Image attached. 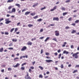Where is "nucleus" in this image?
I'll return each instance as SVG.
<instances>
[{
    "mask_svg": "<svg viewBox=\"0 0 79 79\" xmlns=\"http://www.w3.org/2000/svg\"><path fill=\"white\" fill-rule=\"evenodd\" d=\"M19 58L16 57L14 59V61H18V60H19Z\"/></svg>",
    "mask_w": 79,
    "mask_h": 79,
    "instance_id": "17",
    "label": "nucleus"
},
{
    "mask_svg": "<svg viewBox=\"0 0 79 79\" xmlns=\"http://www.w3.org/2000/svg\"><path fill=\"white\" fill-rule=\"evenodd\" d=\"M49 39L50 37H47L46 39L44 40V42H47V40H48Z\"/></svg>",
    "mask_w": 79,
    "mask_h": 79,
    "instance_id": "12",
    "label": "nucleus"
},
{
    "mask_svg": "<svg viewBox=\"0 0 79 79\" xmlns=\"http://www.w3.org/2000/svg\"><path fill=\"white\" fill-rule=\"evenodd\" d=\"M3 18H2L1 19H0V22L2 21H3Z\"/></svg>",
    "mask_w": 79,
    "mask_h": 79,
    "instance_id": "64",
    "label": "nucleus"
},
{
    "mask_svg": "<svg viewBox=\"0 0 79 79\" xmlns=\"http://www.w3.org/2000/svg\"><path fill=\"white\" fill-rule=\"evenodd\" d=\"M27 49V47L26 46H23L22 48L21 49V51H24Z\"/></svg>",
    "mask_w": 79,
    "mask_h": 79,
    "instance_id": "6",
    "label": "nucleus"
},
{
    "mask_svg": "<svg viewBox=\"0 0 79 79\" xmlns=\"http://www.w3.org/2000/svg\"><path fill=\"white\" fill-rule=\"evenodd\" d=\"M43 31H44V29H41L40 30V32H43Z\"/></svg>",
    "mask_w": 79,
    "mask_h": 79,
    "instance_id": "51",
    "label": "nucleus"
},
{
    "mask_svg": "<svg viewBox=\"0 0 79 79\" xmlns=\"http://www.w3.org/2000/svg\"><path fill=\"white\" fill-rule=\"evenodd\" d=\"M5 35H8V34H9V33H8V32H6L5 33Z\"/></svg>",
    "mask_w": 79,
    "mask_h": 79,
    "instance_id": "49",
    "label": "nucleus"
},
{
    "mask_svg": "<svg viewBox=\"0 0 79 79\" xmlns=\"http://www.w3.org/2000/svg\"><path fill=\"white\" fill-rule=\"evenodd\" d=\"M45 61L47 63H50V62H53V60H46Z\"/></svg>",
    "mask_w": 79,
    "mask_h": 79,
    "instance_id": "9",
    "label": "nucleus"
},
{
    "mask_svg": "<svg viewBox=\"0 0 79 79\" xmlns=\"http://www.w3.org/2000/svg\"><path fill=\"white\" fill-rule=\"evenodd\" d=\"M27 45H32V42L29 41L27 43Z\"/></svg>",
    "mask_w": 79,
    "mask_h": 79,
    "instance_id": "14",
    "label": "nucleus"
},
{
    "mask_svg": "<svg viewBox=\"0 0 79 79\" xmlns=\"http://www.w3.org/2000/svg\"><path fill=\"white\" fill-rule=\"evenodd\" d=\"M77 73V70H75L73 72V73Z\"/></svg>",
    "mask_w": 79,
    "mask_h": 79,
    "instance_id": "35",
    "label": "nucleus"
},
{
    "mask_svg": "<svg viewBox=\"0 0 79 79\" xmlns=\"http://www.w3.org/2000/svg\"><path fill=\"white\" fill-rule=\"evenodd\" d=\"M39 78H43V76L42 75L40 74L39 76Z\"/></svg>",
    "mask_w": 79,
    "mask_h": 79,
    "instance_id": "32",
    "label": "nucleus"
},
{
    "mask_svg": "<svg viewBox=\"0 0 79 79\" xmlns=\"http://www.w3.org/2000/svg\"><path fill=\"white\" fill-rule=\"evenodd\" d=\"M45 55H50V54L48 52H46Z\"/></svg>",
    "mask_w": 79,
    "mask_h": 79,
    "instance_id": "48",
    "label": "nucleus"
},
{
    "mask_svg": "<svg viewBox=\"0 0 79 79\" xmlns=\"http://www.w3.org/2000/svg\"><path fill=\"white\" fill-rule=\"evenodd\" d=\"M44 36L41 37L39 38V39H44Z\"/></svg>",
    "mask_w": 79,
    "mask_h": 79,
    "instance_id": "50",
    "label": "nucleus"
},
{
    "mask_svg": "<svg viewBox=\"0 0 79 79\" xmlns=\"http://www.w3.org/2000/svg\"><path fill=\"white\" fill-rule=\"evenodd\" d=\"M53 20L58 21H59V18H58V17H54L53 18Z\"/></svg>",
    "mask_w": 79,
    "mask_h": 79,
    "instance_id": "8",
    "label": "nucleus"
},
{
    "mask_svg": "<svg viewBox=\"0 0 79 79\" xmlns=\"http://www.w3.org/2000/svg\"><path fill=\"white\" fill-rule=\"evenodd\" d=\"M54 55H56V56L57 55H58V53L56 52L54 53Z\"/></svg>",
    "mask_w": 79,
    "mask_h": 79,
    "instance_id": "57",
    "label": "nucleus"
},
{
    "mask_svg": "<svg viewBox=\"0 0 79 79\" xmlns=\"http://www.w3.org/2000/svg\"><path fill=\"white\" fill-rule=\"evenodd\" d=\"M15 6H18V8H20L21 6L19 4L16 3L15 5Z\"/></svg>",
    "mask_w": 79,
    "mask_h": 79,
    "instance_id": "16",
    "label": "nucleus"
},
{
    "mask_svg": "<svg viewBox=\"0 0 79 79\" xmlns=\"http://www.w3.org/2000/svg\"><path fill=\"white\" fill-rule=\"evenodd\" d=\"M79 20H77L75 21V23H79Z\"/></svg>",
    "mask_w": 79,
    "mask_h": 79,
    "instance_id": "36",
    "label": "nucleus"
},
{
    "mask_svg": "<svg viewBox=\"0 0 79 79\" xmlns=\"http://www.w3.org/2000/svg\"><path fill=\"white\" fill-rule=\"evenodd\" d=\"M18 30V29L17 28H16L15 30V32H16Z\"/></svg>",
    "mask_w": 79,
    "mask_h": 79,
    "instance_id": "44",
    "label": "nucleus"
},
{
    "mask_svg": "<svg viewBox=\"0 0 79 79\" xmlns=\"http://www.w3.org/2000/svg\"><path fill=\"white\" fill-rule=\"evenodd\" d=\"M67 43H66V42H64V44H62V47H65V45H66V44Z\"/></svg>",
    "mask_w": 79,
    "mask_h": 79,
    "instance_id": "13",
    "label": "nucleus"
},
{
    "mask_svg": "<svg viewBox=\"0 0 79 79\" xmlns=\"http://www.w3.org/2000/svg\"><path fill=\"white\" fill-rule=\"evenodd\" d=\"M57 8V6H55L54 7L53 9H52L50 10V11H54V10H56V9Z\"/></svg>",
    "mask_w": 79,
    "mask_h": 79,
    "instance_id": "7",
    "label": "nucleus"
},
{
    "mask_svg": "<svg viewBox=\"0 0 79 79\" xmlns=\"http://www.w3.org/2000/svg\"><path fill=\"white\" fill-rule=\"evenodd\" d=\"M71 48H74V46H73V45H72L71 46Z\"/></svg>",
    "mask_w": 79,
    "mask_h": 79,
    "instance_id": "61",
    "label": "nucleus"
},
{
    "mask_svg": "<svg viewBox=\"0 0 79 79\" xmlns=\"http://www.w3.org/2000/svg\"><path fill=\"white\" fill-rule=\"evenodd\" d=\"M64 66H63V64H61L60 65V68L61 69L63 68Z\"/></svg>",
    "mask_w": 79,
    "mask_h": 79,
    "instance_id": "40",
    "label": "nucleus"
},
{
    "mask_svg": "<svg viewBox=\"0 0 79 79\" xmlns=\"http://www.w3.org/2000/svg\"><path fill=\"white\" fill-rule=\"evenodd\" d=\"M28 27H31L33 26V25L31 24H29L28 25Z\"/></svg>",
    "mask_w": 79,
    "mask_h": 79,
    "instance_id": "23",
    "label": "nucleus"
},
{
    "mask_svg": "<svg viewBox=\"0 0 79 79\" xmlns=\"http://www.w3.org/2000/svg\"><path fill=\"white\" fill-rule=\"evenodd\" d=\"M72 19V17H70L69 18L68 20L70 21H71V20Z\"/></svg>",
    "mask_w": 79,
    "mask_h": 79,
    "instance_id": "41",
    "label": "nucleus"
},
{
    "mask_svg": "<svg viewBox=\"0 0 79 79\" xmlns=\"http://www.w3.org/2000/svg\"><path fill=\"white\" fill-rule=\"evenodd\" d=\"M68 13V12H64L63 13V16H65V15H66Z\"/></svg>",
    "mask_w": 79,
    "mask_h": 79,
    "instance_id": "22",
    "label": "nucleus"
},
{
    "mask_svg": "<svg viewBox=\"0 0 79 79\" xmlns=\"http://www.w3.org/2000/svg\"><path fill=\"white\" fill-rule=\"evenodd\" d=\"M11 8H12V6H10L8 7V10H10V9H11Z\"/></svg>",
    "mask_w": 79,
    "mask_h": 79,
    "instance_id": "54",
    "label": "nucleus"
},
{
    "mask_svg": "<svg viewBox=\"0 0 79 79\" xmlns=\"http://www.w3.org/2000/svg\"><path fill=\"white\" fill-rule=\"evenodd\" d=\"M61 10H63V11H65V10H66V9L64 7H61Z\"/></svg>",
    "mask_w": 79,
    "mask_h": 79,
    "instance_id": "24",
    "label": "nucleus"
},
{
    "mask_svg": "<svg viewBox=\"0 0 79 79\" xmlns=\"http://www.w3.org/2000/svg\"><path fill=\"white\" fill-rule=\"evenodd\" d=\"M57 52L58 53H60V52H61V50L59 49L57 51Z\"/></svg>",
    "mask_w": 79,
    "mask_h": 79,
    "instance_id": "58",
    "label": "nucleus"
},
{
    "mask_svg": "<svg viewBox=\"0 0 79 79\" xmlns=\"http://www.w3.org/2000/svg\"><path fill=\"white\" fill-rule=\"evenodd\" d=\"M27 75H26L25 77V79H32L31 77L30 76H29V73H27Z\"/></svg>",
    "mask_w": 79,
    "mask_h": 79,
    "instance_id": "3",
    "label": "nucleus"
},
{
    "mask_svg": "<svg viewBox=\"0 0 79 79\" xmlns=\"http://www.w3.org/2000/svg\"><path fill=\"white\" fill-rule=\"evenodd\" d=\"M50 26H55V24H50Z\"/></svg>",
    "mask_w": 79,
    "mask_h": 79,
    "instance_id": "60",
    "label": "nucleus"
},
{
    "mask_svg": "<svg viewBox=\"0 0 79 79\" xmlns=\"http://www.w3.org/2000/svg\"><path fill=\"white\" fill-rule=\"evenodd\" d=\"M69 27H65V29H69Z\"/></svg>",
    "mask_w": 79,
    "mask_h": 79,
    "instance_id": "59",
    "label": "nucleus"
},
{
    "mask_svg": "<svg viewBox=\"0 0 79 79\" xmlns=\"http://www.w3.org/2000/svg\"><path fill=\"white\" fill-rule=\"evenodd\" d=\"M39 68H40V69L41 70H43V69H44V68H43L42 67H41V66H39Z\"/></svg>",
    "mask_w": 79,
    "mask_h": 79,
    "instance_id": "27",
    "label": "nucleus"
},
{
    "mask_svg": "<svg viewBox=\"0 0 79 79\" xmlns=\"http://www.w3.org/2000/svg\"><path fill=\"white\" fill-rule=\"evenodd\" d=\"M30 69H29V72L30 73H31V72H32L31 69H34V66H31L30 67Z\"/></svg>",
    "mask_w": 79,
    "mask_h": 79,
    "instance_id": "4",
    "label": "nucleus"
},
{
    "mask_svg": "<svg viewBox=\"0 0 79 79\" xmlns=\"http://www.w3.org/2000/svg\"><path fill=\"white\" fill-rule=\"evenodd\" d=\"M31 13V12H30V11L26 12L25 13V15H29V13Z\"/></svg>",
    "mask_w": 79,
    "mask_h": 79,
    "instance_id": "15",
    "label": "nucleus"
},
{
    "mask_svg": "<svg viewBox=\"0 0 79 79\" xmlns=\"http://www.w3.org/2000/svg\"><path fill=\"white\" fill-rule=\"evenodd\" d=\"M38 18V16H36L33 17V19H37Z\"/></svg>",
    "mask_w": 79,
    "mask_h": 79,
    "instance_id": "37",
    "label": "nucleus"
},
{
    "mask_svg": "<svg viewBox=\"0 0 79 79\" xmlns=\"http://www.w3.org/2000/svg\"><path fill=\"white\" fill-rule=\"evenodd\" d=\"M63 53H64V54H65L67 55V54H68V53H69V52H68L66 51V50H64L63 51Z\"/></svg>",
    "mask_w": 79,
    "mask_h": 79,
    "instance_id": "10",
    "label": "nucleus"
},
{
    "mask_svg": "<svg viewBox=\"0 0 79 79\" xmlns=\"http://www.w3.org/2000/svg\"><path fill=\"white\" fill-rule=\"evenodd\" d=\"M75 67L76 68H79V65H76Z\"/></svg>",
    "mask_w": 79,
    "mask_h": 79,
    "instance_id": "62",
    "label": "nucleus"
},
{
    "mask_svg": "<svg viewBox=\"0 0 79 79\" xmlns=\"http://www.w3.org/2000/svg\"><path fill=\"white\" fill-rule=\"evenodd\" d=\"M42 19H37V21H38V22H40V21H42Z\"/></svg>",
    "mask_w": 79,
    "mask_h": 79,
    "instance_id": "34",
    "label": "nucleus"
},
{
    "mask_svg": "<svg viewBox=\"0 0 79 79\" xmlns=\"http://www.w3.org/2000/svg\"><path fill=\"white\" fill-rule=\"evenodd\" d=\"M43 52H43V49H41V54H42V53H43Z\"/></svg>",
    "mask_w": 79,
    "mask_h": 79,
    "instance_id": "63",
    "label": "nucleus"
},
{
    "mask_svg": "<svg viewBox=\"0 0 79 79\" xmlns=\"http://www.w3.org/2000/svg\"><path fill=\"white\" fill-rule=\"evenodd\" d=\"M9 47H11V46H13V44L10 43L9 44Z\"/></svg>",
    "mask_w": 79,
    "mask_h": 79,
    "instance_id": "47",
    "label": "nucleus"
},
{
    "mask_svg": "<svg viewBox=\"0 0 79 79\" xmlns=\"http://www.w3.org/2000/svg\"><path fill=\"white\" fill-rule=\"evenodd\" d=\"M12 40L13 42H14V41H15V42H16L17 41V40L13 39Z\"/></svg>",
    "mask_w": 79,
    "mask_h": 79,
    "instance_id": "43",
    "label": "nucleus"
},
{
    "mask_svg": "<svg viewBox=\"0 0 79 79\" xmlns=\"http://www.w3.org/2000/svg\"><path fill=\"white\" fill-rule=\"evenodd\" d=\"M26 63H25L23 64H21V66H23L24 65H26Z\"/></svg>",
    "mask_w": 79,
    "mask_h": 79,
    "instance_id": "39",
    "label": "nucleus"
},
{
    "mask_svg": "<svg viewBox=\"0 0 79 79\" xmlns=\"http://www.w3.org/2000/svg\"><path fill=\"white\" fill-rule=\"evenodd\" d=\"M45 9H46V7L44 6V7L42 8L40 10H45Z\"/></svg>",
    "mask_w": 79,
    "mask_h": 79,
    "instance_id": "33",
    "label": "nucleus"
},
{
    "mask_svg": "<svg viewBox=\"0 0 79 79\" xmlns=\"http://www.w3.org/2000/svg\"><path fill=\"white\" fill-rule=\"evenodd\" d=\"M1 72L2 73H4V69H2L1 70Z\"/></svg>",
    "mask_w": 79,
    "mask_h": 79,
    "instance_id": "56",
    "label": "nucleus"
},
{
    "mask_svg": "<svg viewBox=\"0 0 79 79\" xmlns=\"http://www.w3.org/2000/svg\"><path fill=\"white\" fill-rule=\"evenodd\" d=\"M8 49H9V50H13V48H8Z\"/></svg>",
    "mask_w": 79,
    "mask_h": 79,
    "instance_id": "55",
    "label": "nucleus"
},
{
    "mask_svg": "<svg viewBox=\"0 0 79 79\" xmlns=\"http://www.w3.org/2000/svg\"><path fill=\"white\" fill-rule=\"evenodd\" d=\"M14 0H8L7 1V3H11V2H13Z\"/></svg>",
    "mask_w": 79,
    "mask_h": 79,
    "instance_id": "20",
    "label": "nucleus"
},
{
    "mask_svg": "<svg viewBox=\"0 0 79 79\" xmlns=\"http://www.w3.org/2000/svg\"><path fill=\"white\" fill-rule=\"evenodd\" d=\"M15 30V28H13L11 29L10 30V32H12Z\"/></svg>",
    "mask_w": 79,
    "mask_h": 79,
    "instance_id": "28",
    "label": "nucleus"
},
{
    "mask_svg": "<svg viewBox=\"0 0 79 79\" xmlns=\"http://www.w3.org/2000/svg\"><path fill=\"white\" fill-rule=\"evenodd\" d=\"M19 65H20V64L18 63L16 65L14 66V68H17V67H18V66H19Z\"/></svg>",
    "mask_w": 79,
    "mask_h": 79,
    "instance_id": "11",
    "label": "nucleus"
},
{
    "mask_svg": "<svg viewBox=\"0 0 79 79\" xmlns=\"http://www.w3.org/2000/svg\"><path fill=\"white\" fill-rule=\"evenodd\" d=\"M79 53V52H77L73 54L72 55L73 57H74L75 58H78L79 56L77 54Z\"/></svg>",
    "mask_w": 79,
    "mask_h": 79,
    "instance_id": "1",
    "label": "nucleus"
},
{
    "mask_svg": "<svg viewBox=\"0 0 79 79\" xmlns=\"http://www.w3.org/2000/svg\"><path fill=\"white\" fill-rule=\"evenodd\" d=\"M9 20H10V18H8L7 19H5V21H6L5 22L6 24H9V23H11V21Z\"/></svg>",
    "mask_w": 79,
    "mask_h": 79,
    "instance_id": "2",
    "label": "nucleus"
},
{
    "mask_svg": "<svg viewBox=\"0 0 79 79\" xmlns=\"http://www.w3.org/2000/svg\"><path fill=\"white\" fill-rule=\"evenodd\" d=\"M16 11V9H15V8H13L12 10V13H15Z\"/></svg>",
    "mask_w": 79,
    "mask_h": 79,
    "instance_id": "18",
    "label": "nucleus"
},
{
    "mask_svg": "<svg viewBox=\"0 0 79 79\" xmlns=\"http://www.w3.org/2000/svg\"><path fill=\"white\" fill-rule=\"evenodd\" d=\"M25 69V67H21V70H22L23 71H24V70Z\"/></svg>",
    "mask_w": 79,
    "mask_h": 79,
    "instance_id": "26",
    "label": "nucleus"
},
{
    "mask_svg": "<svg viewBox=\"0 0 79 79\" xmlns=\"http://www.w3.org/2000/svg\"><path fill=\"white\" fill-rule=\"evenodd\" d=\"M55 35L56 36H58L59 35V31H55Z\"/></svg>",
    "mask_w": 79,
    "mask_h": 79,
    "instance_id": "5",
    "label": "nucleus"
},
{
    "mask_svg": "<svg viewBox=\"0 0 79 79\" xmlns=\"http://www.w3.org/2000/svg\"><path fill=\"white\" fill-rule=\"evenodd\" d=\"M71 25L72 26H76V23H73L71 24Z\"/></svg>",
    "mask_w": 79,
    "mask_h": 79,
    "instance_id": "46",
    "label": "nucleus"
},
{
    "mask_svg": "<svg viewBox=\"0 0 79 79\" xmlns=\"http://www.w3.org/2000/svg\"><path fill=\"white\" fill-rule=\"evenodd\" d=\"M8 71H11V70H12V69H11V68H8Z\"/></svg>",
    "mask_w": 79,
    "mask_h": 79,
    "instance_id": "38",
    "label": "nucleus"
},
{
    "mask_svg": "<svg viewBox=\"0 0 79 79\" xmlns=\"http://www.w3.org/2000/svg\"><path fill=\"white\" fill-rule=\"evenodd\" d=\"M38 4H39L38 3H36L34 5H33L32 6H33V7H35V6H37V5H38Z\"/></svg>",
    "mask_w": 79,
    "mask_h": 79,
    "instance_id": "21",
    "label": "nucleus"
},
{
    "mask_svg": "<svg viewBox=\"0 0 79 79\" xmlns=\"http://www.w3.org/2000/svg\"><path fill=\"white\" fill-rule=\"evenodd\" d=\"M61 53H60L59 54L58 58H59V59H60V58H61Z\"/></svg>",
    "mask_w": 79,
    "mask_h": 79,
    "instance_id": "30",
    "label": "nucleus"
},
{
    "mask_svg": "<svg viewBox=\"0 0 79 79\" xmlns=\"http://www.w3.org/2000/svg\"><path fill=\"white\" fill-rule=\"evenodd\" d=\"M70 2V0H67L65 1V3H68Z\"/></svg>",
    "mask_w": 79,
    "mask_h": 79,
    "instance_id": "45",
    "label": "nucleus"
},
{
    "mask_svg": "<svg viewBox=\"0 0 79 79\" xmlns=\"http://www.w3.org/2000/svg\"><path fill=\"white\" fill-rule=\"evenodd\" d=\"M52 40H54V41H55L56 42H58V41H57V40L56 39V38L52 39Z\"/></svg>",
    "mask_w": 79,
    "mask_h": 79,
    "instance_id": "31",
    "label": "nucleus"
},
{
    "mask_svg": "<svg viewBox=\"0 0 79 79\" xmlns=\"http://www.w3.org/2000/svg\"><path fill=\"white\" fill-rule=\"evenodd\" d=\"M3 51V48H1L0 49V52H2Z\"/></svg>",
    "mask_w": 79,
    "mask_h": 79,
    "instance_id": "29",
    "label": "nucleus"
},
{
    "mask_svg": "<svg viewBox=\"0 0 79 79\" xmlns=\"http://www.w3.org/2000/svg\"><path fill=\"white\" fill-rule=\"evenodd\" d=\"M36 40V38H32L31 39V41H33V40Z\"/></svg>",
    "mask_w": 79,
    "mask_h": 79,
    "instance_id": "42",
    "label": "nucleus"
},
{
    "mask_svg": "<svg viewBox=\"0 0 79 79\" xmlns=\"http://www.w3.org/2000/svg\"><path fill=\"white\" fill-rule=\"evenodd\" d=\"M21 24L20 22H19L18 23H17V26H19V24Z\"/></svg>",
    "mask_w": 79,
    "mask_h": 79,
    "instance_id": "52",
    "label": "nucleus"
},
{
    "mask_svg": "<svg viewBox=\"0 0 79 79\" xmlns=\"http://www.w3.org/2000/svg\"><path fill=\"white\" fill-rule=\"evenodd\" d=\"M35 15V12H34L33 13H31L30 14V15L31 16H34Z\"/></svg>",
    "mask_w": 79,
    "mask_h": 79,
    "instance_id": "25",
    "label": "nucleus"
},
{
    "mask_svg": "<svg viewBox=\"0 0 79 79\" xmlns=\"http://www.w3.org/2000/svg\"><path fill=\"white\" fill-rule=\"evenodd\" d=\"M26 11V9H24L23 10H22V12H24V11Z\"/></svg>",
    "mask_w": 79,
    "mask_h": 79,
    "instance_id": "53",
    "label": "nucleus"
},
{
    "mask_svg": "<svg viewBox=\"0 0 79 79\" xmlns=\"http://www.w3.org/2000/svg\"><path fill=\"white\" fill-rule=\"evenodd\" d=\"M74 33H76V31L73 30L71 32V33L74 34Z\"/></svg>",
    "mask_w": 79,
    "mask_h": 79,
    "instance_id": "19",
    "label": "nucleus"
}]
</instances>
